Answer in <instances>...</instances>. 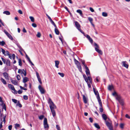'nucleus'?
<instances>
[{
  "mask_svg": "<svg viewBox=\"0 0 130 130\" xmlns=\"http://www.w3.org/2000/svg\"><path fill=\"white\" fill-rule=\"evenodd\" d=\"M22 90H19L18 91V93L20 94H21L22 92Z\"/></svg>",
  "mask_w": 130,
  "mask_h": 130,
  "instance_id": "53",
  "label": "nucleus"
},
{
  "mask_svg": "<svg viewBox=\"0 0 130 130\" xmlns=\"http://www.w3.org/2000/svg\"><path fill=\"white\" fill-rule=\"evenodd\" d=\"M113 88V87L112 86L109 85L108 87V89L110 90H112Z\"/></svg>",
  "mask_w": 130,
  "mask_h": 130,
  "instance_id": "37",
  "label": "nucleus"
},
{
  "mask_svg": "<svg viewBox=\"0 0 130 130\" xmlns=\"http://www.w3.org/2000/svg\"><path fill=\"white\" fill-rule=\"evenodd\" d=\"M102 15L104 17H106L107 16V13L105 12H103L102 13Z\"/></svg>",
  "mask_w": 130,
  "mask_h": 130,
  "instance_id": "34",
  "label": "nucleus"
},
{
  "mask_svg": "<svg viewBox=\"0 0 130 130\" xmlns=\"http://www.w3.org/2000/svg\"><path fill=\"white\" fill-rule=\"evenodd\" d=\"M8 37L11 40H13V37L10 34L8 35Z\"/></svg>",
  "mask_w": 130,
  "mask_h": 130,
  "instance_id": "47",
  "label": "nucleus"
},
{
  "mask_svg": "<svg viewBox=\"0 0 130 130\" xmlns=\"http://www.w3.org/2000/svg\"><path fill=\"white\" fill-rule=\"evenodd\" d=\"M19 64L20 66H21L22 65L21 60L20 59H19Z\"/></svg>",
  "mask_w": 130,
  "mask_h": 130,
  "instance_id": "33",
  "label": "nucleus"
},
{
  "mask_svg": "<svg viewBox=\"0 0 130 130\" xmlns=\"http://www.w3.org/2000/svg\"><path fill=\"white\" fill-rule=\"evenodd\" d=\"M56 128L57 129V130H60V128L58 125H56Z\"/></svg>",
  "mask_w": 130,
  "mask_h": 130,
  "instance_id": "55",
  "label": "nucleus"
},
{
  "mask_svg": "<svg viewBox=\"0 0 130 130\" xmlns=\"http://www.w3.org/2000/svg\"><path fill=\"white\" fill-rule=\"evenodd\" d=\"M124 124L123 123H121L120 124V127L122 128L123 129L124 128Z\"/></svg>",
  "mask_w": 130,
  "mask_h": 130,
  "instance_id": "41",
  "label": "nucleus"
},
{
  "mask_svg": "<svg viewBox=\"0 0 130 130\" xmlns=\"http://www.w3.org/2000/svg\"><path fill=\"white\" fill-rule=\"evenodd\" d=\"M51 110L53 115V117H54L56 115V113L55 110H54V109H52L51 107Z\"/></svg>",
  "mask_w": 130,
  "mask_h": 130,
  "instance_id": "18",
  "label": "nucleus"
},
{
  "mask_svg": "<svg viewBox=\"0 0 130 130\" xmlns=\"http://www.w3.org/2000/svg\"><path fill=\"white\" fill-rule=\"evenodd\" d=\"M18 12L20 14H23V12L22 11L20 10H18Z\"/></svg>",
  "mask_w": 130,
  "mask_h": 130,
  "instance_id": "64",
  "label": "nucleus"
},
{
  "mask_svg": "<svg viewBox=\"0 0 130 130\" xmlns=\"http://www.w3.org/2000/svg\"><path fill=\"white\" fill-rule=\"evenodd\" d=\"M12 56L13 59L14 60L15 58V54H13L12 55Z\"/></svg>",
  "mask_w": 130,
  "mask_h": 130,
  "instance_id": "63",
  "label": "nucleus"
},
{
  "mask_svg": "<svg viewBox=\"0 0 130 130\" xmlns=\"http://www.w3.org/2000/svg\"><path fill=\"white\" fill-rule=\"evenodd\" d=\"M88 80H89V82L91 84H92V79L91 77L88 76Z\"/></svg>",
  "mask_w": 130,
  "mask_h": 130,
  "instance_id": "31",
  "label": "nucleus"
},
{
  "mask_svg": "<svg viewBox=\"0 0 130 130\" xmlns=\"http://www.w3.org/2000/svg\"><path fill=\"white\" fill-rule=\"evenodd\" d=\"M55 31L56 34L57 35H58L59 34V32L58 29L56 28H55Z\"/></svg>",
  "mask_w": 130,
  "mask_h": 130,
  "instance_id": "27",
  "label": "nucleus"
},
{
  "mask_svg": "<svg viewBox=\"0 0 130 130\" xmlns=\"http://www.w3.org/2000/svg\"><path fill=\"white\" fill-rule=\"evenodd\" d=\"M89 9H90V10L92 12H93L94 11V9L92 7H90L89 8Z\"/></svg>",
  "mask_w": 130,
  "mask_h": 130,
  "instance_id": "58",
  "label": "nucleus"
},
{
  "mask_svg": "<svg viewBox=\"0 0 130 130\" xmlns=\"http://www.w3.org/2000/svg\"><path fill=\"white\" fill-rule=\"evenodd\" d=\"M79 30V31L81 32L82 33V34H83L84 36H86V35H85L84 33V32H83V31L80 28L79 29V30Z\"/></svg>",
  "mask_w": 130,
  "mask_h": 130,
  "instance_id": "52",
  "label": "nucleus"
},
{
  "mask_svg": "<svg viewBox=\"0 0 130 130\" xmlns=\"http://www.w3.org/2000/svg\"><path fill=\"white\" fill-rule=\"evenodd\" d=\"M99 110L101 112H103V109L102 108V107H100V108Z\"/></svg>",
  "mask_w": 130,
  "mask_h": 130,
  "instance_id": "54",
  "label": "nucleus"
},
{
  "mask_svg": "<svg viewBox=\"0 0 130 130\" xmlns=\"http://www.w3.org/2000/svg\"><path fill=\"white\" fill-rule=\"evenodd\" d=\"M9 52L8 51H6L5 52V54H4L5 55H9Z\"/></svg>",
  "mask_w": 130,
  "mask_h": 130,
  "instance_id": "46",
  "label": "nucleus"
},
{
  "mask_svg": "<svg viewBox=\"0 0 130 130\" xmlns=\"http://www.w3.org/2000/svg\"><path fill=\"white\" fill-rule=\"evenodd\" d=\"M94 125L95 127L97 128L98 129H100V127L98 124L95 123L94 124Z\"/></svg>",
  "mask_w": 130,
  "mask_h": 130,
  "instance_id": "24",
  "label": "nucleus"
},
{
  "mask_svg": "<svg viewBox=\"0 0 130 130\" xmlns=\"http://www.w3.org/2000/svg\"><path fill=\"white\" fill-rule=\"evenodd\" d=\"M88 20L90 21V23H91L92 22L93 20L92 18L91 17H89L88 18Z\"/></svg>",
  "mask_w": 130,
  "mask_h": 130,
  "instance_id": "44",
  "label": "nucleus"
},
{
  "mask_svg": "<svg viewBox=\"0 0 130 130\" xmlns=\"http://www.w3.org/2000/svg\"><path fill=\"white\" fill-rule=\"evenodd\" d=\"M17 105L20 107H22V105L20 103V102L19 101H18Z\"/></svg>",
  "mask_w": 130,
  "mask_h": 130,
  "instance_id": "28",
  "label": "nucleus"
},
{
  "mask_svg": "<svg viewBox=\"0 0 130 130\" xmlns=\"http://www.w3.org/2000/svg\"><path fill=\"white\" fill-rule=\"evenodd\" d=\"M28 78L26 77H25L23 78V82L25 83L28 80Z\"/></svg>",
  "mask_w": 130,
  "mask_h": 130,
  "instance_id": "17",
  "label": "nucleus"
},
{
  "mask_svg": "<svg viewBox=\"0 0 130 130\" xmlns=\"http://www.w3.org/2000/svg\"><path fill=\"white\" fill-rule=\"evenodd\" d=\"M20 126V125L19 124L16 123L15 124V127L16 128L17 127H19Z\"/></svg>",
  "mask_w": 130,
  "mask_h": 130,
  "instance_id": "45",
  "label": "nucleus"
},
{
  "mask_svg": "<svg viewBox=\"0 0 130 130\" xmlns=\"http://www.w3.org/2000/svg\"><path fill=\"white\" fill-rule=\"evenodd\" d=\"M105 123L106 125L109 128L110 130H113L112 126L111 123L107 121H105Z\"/></svg>",
  "mask_w": 130,
  "mask_h": 130,
  "instance_id": "4",
  "label": "nucleus"
},
{
  "mask_svg": "<svg viewBox=\"0 0 130 130\" xmlns=\"http://www.w3.org/2000/svg\"><path fill=\"white\" fill-rule=\"evenodd\" d=\"M25 54L26 57L28 59V61H30V60L29 58V57L26 54V53L25 52Z\"/></svg>",
  "mask_w": 130,
  "mask_h": 130,
  "instance_id": "49",
  "label": "nucleus"
},
{
  "mask_svg": "<svg viewBox=\"0 0 130 130\" xmlns=\"http://www.w3.org/2000/svg\"><path fill=\"white\" fill-rule=\"evenodd\" d=\"M75 26H76L77 28L79 30L80 28V25L79 23L77 21H75Z\"/></svg>",
  "mask_w": 130,
  "mask_h": 130,
  "instance_id": "12",
  "label": "nucleus"
},
{
  "mask_svg": "<svg viewBox=\"0 0 130 130\" xmlns=\"http://www.w3.org/2000/svg\"><path fill=\"white\" fill-rule=\"evenodd\" d=\"M2 120L1 121V122L0 124V129H1L2 127V126H3L2 125V124L3 123V121H2Z\"/></svg>",
  "mask_w": 130,
  "mask_h": 130,
  "instance_id": "60",
  "label": "nucleus"
},
{
  "mask_svg": "<svg viewBox=\"0 0 130 130\" xmlns=\"http://www.w3.org/2000/svg\"><path fill=\"white\" fill-rule=\"evenodd\" d=\"M41 36V34L39 32H38L37 35V37L38 38H40V37Z\"/></svg>",
  "mask_w": 130,
  "mask_h": 130,
  "instance_id": "50",
  "label": "nucleus"
},
{
  "mask_svg": "<svg viewBox=\"0 0 130 130\" xmlns=\"http://www.w3.org/2000/svg\"><path fill=\"white\" fill-rule=\"evenodd\" d=\"M55 66L57 68H59L58 67V65L59 64V61L58 60L55 61Z\"/></svg>",
  "mask_w": 130,
  "mask_h": 130,
  "instance_id": "21",
  "label": "nucleus"
},
{
  "mask_svg": "<svg viewBox=\"0 0 130 130\" xmlns=\"http://www.w3.org/2000/svg\"><path fill=\"white\" fill-rule=\"evenodd\" d=\"M44 117V116L43 115H41L39 117V119L42 120L43 119Z\"/></svg>",
  "mask_w": 130,
  "mask_h": 130,
  "instance_id": "43",
  "label": "nucleus"
},
{
  "mask_svg": "<svg viewBox=\"0 0 130 130\" xmlns=\"http://www.w3.org/2000/svg\"><path fill=\"white\" fill-rule=\"evenodd\" d=\"M3 13L4 14H6L7 15H9L10 14V12L8 11H4L3 12Z\"/></svg>",
  "mask_w": 130,
  "mask_h": 130,
  "instance_id": "26",
  "label": "nucleus"
},
{
  "mask_svg": "<svg viewBox=\"0 0 130 130\" xmlns=\"http://www.w3.org/2000/svg\"><path fill=\"white\" fill-rule=\"evenodd\" d=\"M47 124V119L46 118H44V124Z\"/></svg>",
  "mask_w": 130,
  "mask_h": 130,
  "instance_id": "40",
  "label": "nucleus"
},
{
  "mask_svg": "<svg viewBox=\"0 0 130 130\" xmlns=\"http://www.w3.org/2000/svg\"><path fill=\"white\" fill-rule=\"evenodd\" d=\"M51 104L50 105V108L51 109V108L52 109H56V106L55 105L54 103L52 102V101H51Z\"/></svg>",
  "mask_w": 130,
  "mask_h": 130,
  "instance_id": "8",
  "label": "nucleus"
},
{
  "mask_svg": "<svg viewBox=\"0 0 130 130\" xmlns=\"http://www.w3.org/2000/svg\"><path fill=\"white\" fill-rule=\"evenodd\" d=\"M11 82L14 85H17L18 84V81L16 80H13L12 79H10Z\"/></svg>",
  "mask_w": 130,
  "mask_h": 130,
  "instance_id": "15",
  "label": "nucleus"
},
{
  "mask_svg": "<svg viewBox=\"0 0 130 130\" xmlns=\"http://www.w3.org/2000/svg\"><path fill=\"white\" fill-rule=\"evenodd\" d=\"M3 75L6 79H9V75L8 73L6 72H4L3 73Z\"/></svg>",
  "mask_w": 130,
  "mask_h": 130,
  "instance_id": "11",
  "label": "nucleus"
},
{
  "mask_svg": "<svg viewBox=\"0 0 130 130\" xmlns=\"http://www.w3.org/2000/svg\"><path fill=\"white\" fill-rule=\"evenodd\" d=\"M93 90L96 96V97H98V96H100L98 92L97 91H96L95 89L93 88Z\"/></svg>",
  "mask_w": 130,
  "mask_h": 130,
  "instance_id": "16",
  "label": "nucleus"
},
{
  "mask_svg": "<svg viewBox=\"0 0 130 130\" xmlns=\"http://www.w3.org/2000/svg\"><path fill=\"white\" fill-rule=\"evenodd\" d=\"M77 12L79 13L81 16H82L83 15V13L82 11L80 9L77 10L76 11Z\"/></svg>",
  "mask_w": 130,
  "mask_h": 130,
  "instance_id": "25",
  "label": "nucleus"
},
{
  "mask_svg": "<svg viewBox=\"0 0 130 130\" xmlns=\"http://www.w3.org/2000/svg\"><path fill=\"white\" fill-rule=\"evenodd\" d=\"M77 67L79 71L80 72H82V69L81 66L80 64H78V65L77 66Z\"/></svg>",
  "mask_w": 130,
  "mask_h": 130,
  "instance_id": "20",
  "label": "nucleus"
},
{
  "mask_svg": "<svg viewBox=\"0 0 130 130\" xmlns=\"http://www.w3.org/2000/svg\"><path fill=\"white\" fill-rule=\"evenodd\" d=\"M32 25L33 27H36L37 26V25L34 23H32Z\"/></svg>",
  "mask_w": 130,
  "mask_h": 130,
  "instance_id": "56",
  "label": "nucleus"
},
{
  "mask_svg": "<svg viewBox=\"0 0 130 130\" xmlns=\"http://www.w3.org/2000/svg\"><path fill=\"white\" fill-rule=\"evenodd\" d=\"M125 117L129 119H130V116H129L128 115L126 114L125 115Z\"/></svg>",
  "mask_w": 130,
  "mask_h": 130,
  "instance_id": "62",
  "label": "nucleus"
},
{
  "mask_svg": "<svg viewBox=\"0 0 130 130\" xmlns=\"http://www.w3.org/2000/svg\"><path fill=\"white\" fill-rule=\"evenodd\" d=\"M112 94L113 96L115 97L116 99L118 101L121 105L123 106L124 105L123 100L122 99L120 95L117 94L115 92H114Z\"/></svg>",
  "mask_w": 130,
  "mask_h": 130,
  "instance_id": "1",
  "label": "nucleus"
},
{
  "mask_svg": "<svg viewBox=\"0 0 130 130\" xmlns=\"http://www.w3.org/2000/svg\"><path fill=\"white\" fill-rule=\"evenodd\" d=\"M88 40H89V41H90V42L91 43H93V41L92 39L91 38H90L89 39H88Z\"/></svg>",
  "mask_w": 130,
  "mask_h": 130,
  "instance_id": "59",
  "label": "nucleus"
},
{
  "mask_svg": "<svg viewBox=\"0 0 130 130\" xmlns=\"http://www.w3.org/2000/svg\"><path fill=\"white\" fill-rule=\"evenodd\" d=\"M1 49L2 50V52L3 54L4 55L5 54V50L2 48H1Z\"/></svg>",
  "mask_w": 130,
  "mask_h": 130,
  "instance_id": "61",
  "label": "nucleus"
},
{
  "mask_svg": "<svg viewBox=\"0 0 130 130\" xmlns=\"http://www.w3.org/2000/svg\"><path fill=\"white\" fill-rule=\"evenodd\" d=\"M94 46H95V50L100 54L102 55L103 54L101 50H99V45L95 43H94Z\"/></svg>",
  "mask_w": 130,
  "mask_h": 130,
  "instance_id": "2",
  "label": "nucleus"
},
{
  "mask_svg": "<svg viewBox=\"0 0 130 130\" xmlns=\"http://www.w3.org/2000/svg\"><path fill=\"white\" fill-rule=\"evenodd\" d=\"M102 117L103 119L106 121L107 119V117L106 115L105 114H103L102 115Z\"/></svg>",
  "mask_w": 130,
  "mask_h": 130,
  "instance_id": "23",
  "label": "nucleus"
},
{
  "mask_svg": "<svg viewBox=\"0 0 130 130\" xmlns=\"http://www.w3.org/2000/svg\"><path fill=\"white\" fill-rule=\"evenodd\" d=\"M9 88L13 91V93H17V91L15 89L13 86L11 84H9L8 85Z\"/></svg>",
  "mask_w": 130,
  "mask_h": 130,
  "instance_id": "5",
  "label": "nucleus"
},
{
  "mask_svg": "<svg viewBox=\"0 0 130 130\" xmlns=\"http://www.w3.org/2000/svg\"><path fill=\"white\" fill-rule=\"evenodd\" d=\"M12 125H9L8 126V128L9 130H11L12 128Z\"/></svg>",
  "mask_w": 130,
  "mask_h": 130,
  "instance_id": "57",
  "label": "nucleus"
},
{
  "mask_svg": "<svg viewBox=\"0 0 130 130\" xmlns=\"http://www.w3.org/2000/svg\"><path fill=\"white\" fill-rule=\"evenodd\" d=\"M74 61L76 65V66L78 65V64H80V63L79 62L75 59H74Z\"/></svg>",
  "mask_w": 130,
  "mask_h": 130,
  "instance_id": "30",
  "label": "nucleus"
},
{
  "mask_svg": "<svg viewBox=\"0 0 130 130\" xmlns=\"http://www.w3.org/2000/svg\"><path fill=\"white\" fill-rule=\"evenodd\" d=\"M12 101L14 103H17L18 101L17 100H16L15 99H12Z\"/></svg>",
  "mask_w": 130,
  "mask_h": 130,
  "instance_id": "38",
  "label": "nucleus"
},
{
  "mask_svg": "<svg viewBox=\"0 0 130 130\" xmlns=\"http://www.w3.org/2000/svg\"><path fill=\"white\" fill-rule=\"evenodd\" d=\"M18 72L20 74L22 75V76L23 77V74L24 75V76H25L26 75V72L24 70V69H19L18 70Z\"/></svg>",
  "mask_w": 130,
  "mask_h": 130,
  "instance_id": "3",
  "label": "nucleus"
},
{
  "mask_svg": "<svg viewBox=\"0 0 130 130\" xmlns=\"http://www.w3.org/2000/svg\"><path fill=\"white\" fill-rule=\"evenodd\" d=\"M83 96L84 103L85 104L87 103L88 101L87 98L84 95H83Z\"/></svg>",
  "mask_w": 130,
  "mask_h": 130,
  "instance_id": "10",
  "label": "nucleus"
},
{
  "mask_svg": "<svg viewBox=\"0 0 130 130\" xmlns=\"http://www.w3.org/2000/svg\"><path fill=\"white\" fill-rule=\"evenodd\" d=\"M5 44V43L4 41L0 42V45L1 46H4Z\"/></svg>",
  "mask_w": 130,
  "mask_h": 130,
  "instance_id": "35",
  "label": "nucleus"
},
{
  "mask_svg": "<svg viewBox=\"0 0 130 130\" xmlns=\"http://www.w3.org/2000/svg\"><path fill=\"white\" fill-rule=\"evenodd\" d=\"M122 66L125 67L127 69H128V65L127 63V62L126 61H122Z\"/></svg>",
  "mask_w": 130,
  "mask_h": 130,
  "instance_id": "7",
  "label": "nucleus"
},
{
  "mask_svg": "<svg viewBox=\"0 0 130 130\" xmlns=\"http://www.w3.org/2000/svg\"><path fill=\"white\" fill-rule=\"evenodd\" d=\"M44 128H48V127H49V126H48V125L47 124H44Z\"/></svg>",
  "mask_w": 130,
  "mask_h": 130,
  "instance_id": "39",
  "label": "nucleus"
},
{
  "mask_svg": "<svg viewBox=\"0 0 130 130\" xmlns=\"http://www.w3.org/2000/svg\"><path fill=\"white\" fill-rule=\"evenodd\" d=\"M36 74L37 77V78L39 82L41 84H42V82L41 81V79L40 78V76L39 75V73L37 72H36Z\"/></svg>",
  "mask_w": 130,
  "mask_h": 130,
  "instance_id": "9",
  "label": "nucleus"
},
{
  "mask_svg": "<svg viewBox=\"0 0 130 130\" xmlns=\"http://www.w3.org/2000/svg\"><path fill=\"white\" fill-rule=\"evenodd\" d=\"M82 64L85 67V68H86L87 67V65L85 63V61L84 60H82Z\"/></svg>",
  "mask_w": 130,
  "mask_h": 130,
  "instance_id": "32",
  "label": "nucleus"
},
{
  "mask_svg": "<svg viewBox=\"0 0 130 130\" xmlns=\"http://www.w3.org/2000/svg\"><path fill=\"white\" fill-rule=\"evenodd\" d=\"M58 74L62 77H63L64 76V74L63 73L59 72Z\"/></svg>",
  "mask_w": 130,
  "mask_h": 130,
  "instance_id": "42",
  "label": "nucleus"
},
{
  "mask_svg": "<svg viewBox=\"0 0 130 130\" xmlns=\"http://www.w3.org/2000/svg\"><path fill=\"white\" fill-rule=\"evenodd\" d=\"M17 78L18 80H19L21 79V77L19 75H18L17 76Z\"/></svg>",
  "mask_w": 130,
  "mask_h": 130,
  "instance_id": "51",
  "label": "nucleus"
},
{
  "mask_svg": "<svg viewBox=\"0 0 130 130\" xmlns=\"http://www.w3.org/2000/svg\"><path fill=\"white\" fill-rule=\"evenodd\" d=\"M97 98L100 106L102 107V104L100 96H98V97H97Z\"/></svg>",
  "mask_w": 130,
  "mask_h": 130,
  "instance_id": "14",
  "label": "nucleus"
},
{
  "mask_svg": "<svg viewBox=\"0 0 130 130\" xmlns=\"http://www.w3.org/2000/svg\"><path fill=\"white\" fill-rule=\"evenodd\" d=\"M29 18L32 22H34V19L33 17L32 16H30L29 17Z\"/></svg>",
  "mask_w": 130,
  "mask_h": 130,
  "instance_id": "29",
  "label": "nucleus"
},
{
  "mask_svg": "<svg viewBox=\"0 0 130 130\" xmlns=\"http://www.w3.org/2000/svg\"><path fill=\"white\" fill-rule=\"evenodd\" d=\"M86 70L85 71L86 74L87 76H89L90 75V73L89 71V70L88 68V67H87L86 68H85Z\"/></svg>",
  "mask_w": 130,
  "mask_h": 130,
  "instance_id": "13",
  "label": "nucleus"
},
{
  "mask_svg": "<svg viewBox=\"0 0 130 130\" xmlns=\"http://www.w3.org/2000/svg\"><path fill=\"white\" fill-rule=\"evenodd\" d=\"M7 66H10L11 65L10 62V60L8 59H7V61L6 64Z\"/></svg>",
  "mask_w": 130,
  "mask_h": 130,
  "instance_id": "19",
  "label": "nucleus"
},
{
  "mask_svg": "<svg viewBox=\"0 0 130 130\" xmlns=\"http://www.w3.org/2000/svg\"><path fill=\"white\" fill-rule=\"evenodd\" d=\"M23 98L25 100H27L28 99V96L26 95H24L23 96Z\"/></svg>",
  "mask_w": 130,
  "mask_h": 130,
  "instance_id": "48",
  "label": "nucleus"
},
{
  "mask_svg": "<svg viewBox=\"0 0 130 130\" xmlns=\"http://www.w3.org/2000/svg\"><path fill=\"white\" fill-rule=\"evenodd\" d=\"M38 88L41 94H43L45 93V90L40 85L39 86Z\"/></svg>",
  "mask_w": 130,
  "mask_h": 130,
  "instance_id": "6",
  "label": "nucleus"
},
{
  "mask_svg": "<svg viewBox=\"0 0 130 130\" xmlns=\"http://www.w3.org/2000/svg\"><path fill=\"white\" fill-rule=\"evenodd\" d=\"M1 58L2 60V61H3V62L4 63V64H6V61H7V59L6 60L3 57H1Z\"/></svg>",
  "mask_w": 130,
  "mask_h": 130,
  "instance_id": "36",
  "label": "nucleus"
},
{
  "mask_svg": "<svg viewBox=\"0 0 130 130\" xmlns=\"http://www.w3.org/2000/svg\"><path fill=\"white\" fill-rule=\"evenodd\" d=\"M1 81L5 85L7 83L6 80L2 78H1Z\"/></svg>",
  "mask_w": 130,
  "mask_h": 130,
  "instance_id": "22",
  "label": "nucleus"
}]
</instances>
